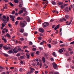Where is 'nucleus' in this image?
Segmentation results:
<instances>
[{
  "mask_svg": "<svg viewBox=\"0 0 74 74\" xmlns=\"http://www.w3.org/2000/svg\"><path fill=\"white\" fill-rule=\"evenodd\" d=\"M24 57L23 56H20V58L22 59H24Z\"/></svg>",
  "mask_w": 74,
  "mask_h": 74,
  "instance_id": "obj_40",
  "label": "nucleus"
},
{
  "mask_svg": "<svg viewBox=\"0 0 74 74\" xmlns=\"http://www.w3.org/2000/svg\"><path fill=\"white\" fill-rule=\"evenodd\" d=\"M20 40L21 41H23V40H24V39L23 38H20Z\"/></svg>",
  "mask_w": 74,
  "mask_h": 74,
  "instance_id": "obj_47",
  "label": "nucleus"
},
{
  "mask_svg": "<svg viewBox=\"0 0 74 74\" xmlns=\"http://www.w3.org/2000/svg\"><path fill=\"white\" fill-rule=\"evenodd\" d=\"M6 36L8 37H10V35L8 34H6Z\"/></svg>",
  "mask_w": 74,
  "mask_h": 74,
  "instance_id": "obj_35",
  "label": "nucleus"
},
{
  "mask_svg": "<svg viewBox=\"0 0 74 74\" xmlns=\"http://www.w3.org/2000/svg\"><path fill=\"white\" fill-rule=\"evenodd\" d=\"M23 35L25 36H27V33H24L23 34Z\"/></svg>",
  "mask_w": 74,
  "mask_h": 74,
  "instance_id": "obj_34",
  "label": "nucleus"
},
{
  "mask_svg": "<svg viewBox=\"0 0 74 74\" xmlns=\"http://www.w3.org/2000/svg\"><path fill=\"white\" fill-rule=\"evenodd\" d=\"M4 19H6V17L5 16H2Z\"/></svg>",
  "mask_w": 74,
  "mask_h": 74,
  "instance_id": "obj_59",
  "label": "nucleus"
},
{
  "mask_svg": "<svg viewBox=\"0 0 74 74\" xmlns=\"http://www.w3.org/2000/svg\"><path fill=\"white\" fill-rule=\"evenodd\" d=\"M42 60L43 62V63H45V57H43L42 59Z\"/></svg>",
  "mask_w": 74,
  "mask_h": 74,
  "instance_id": "obj_11",
  "label": "nucleus"
},
{
  "mask_svg": "<svg viewBox=\"0 0 74 74\" xmlns=\"http://www.w3.org/2000/svg\"><path fill=\"white\" fill-rule=\"evenodd\" d=\"M69 53H70V54H71V55H72V54H73V53H74L73 51H70L69 52Z\"/></svg>",
  "mask_w": 74,
  "mask_h": 74,
  "instance_id": "obj_48",
  "label": "nucleus"
},
{
  "mask_svg": "<svg viewBox=\"0 0 74 74\" xmlns=\"http://www.w3.org/2000/svg\"><path fill=\"white\" fill-rule=\"evenodd\" d=\"M1 20L2 21H3L4 20V18L3 16L1 17Z\"/></svg>",
  "mask_w": 74,
  "mask_h": 74,
  "instance_id": "obj_44",
  "label": "nucleus"
},
{
  "mask_svg": "<svg viewBox=\"0 0 74 74\" xmlns=\"http://www.w3.org/2000/svg\"><path fill=\"white\" fill-rule=\"evenodd\" d=\"M48 47H49V48H51V44H49V45Z\"/></svg>",
  "mask_w": 74,
  "mask_h": 74,
  "instance_id": "obj_53",
  "label": "nucleus"
},
{
  "mask_svg": "<svg viewBox=\"0 0 74 74\" xmlns=\"http://www.w3.org/2000/svg\"><path fill=\"white\" fill-rule=\"evenodd\" d=\"M10 18L11 19H12V22H14L15 21V16H10Z\"/></svg>",
  "mask_w": 74,
  "mask_h": 74,
  "instance_id": "obj_4",
  "label": "nucleus"
},
{
  "mask_svg": "<svg viewBox=\"0 0 74 74\" xmlns=\"http://www.w3.org/2000/svg\"><path fill=\"white\" fill-rule=\"evenodd\" d=\"M23 12V10H21L18 13V14H22Z\"/></svg>",
  "mask_w": 74,
  "mask_h": 74,
  "instance_id": "obj_13",
  "label": "nucleus"
},
{
  "mask_svg": "<svg viewBox=\"0 0 74 74\" xmlns=\"http://www.w3.org/2000/svg\"><path fill=\"white\" fill-rule=\"evenodd\" d=\"M56 27L57 29H59V25H58L56 26Z\"/></svg>",
  "mask_w": 74,
  "mask_h": 74,
  "instance_id": "obj_64",
  "label": "nucleus"
},
{
  "mask_svg": "<svg viewBox=\"0 0 74 74\" xmlns=\"http://www.w3.org/2000/svg\"><path fill=\"white\" fill-rule=\"evenodd\" d=\"M38 40H41V37H39L38 38Z\"/></svg>",
  "mask_w": 74,
  "mask_h": 74,
  "instance_id": "obj_62",
  "label": "nucleus"
},
{
  "mask_svg": "<svg viewBox=\"0 0 74 74\" xmlns=\"http://www.w3.org/2000/svg\"><path fill=\"white\" fill-rule=\"evenodd\" d=\"M15 11H13L12 12V14H15Z\"/></svg>",
  "mask_w": 74,
  "mask_h": 74,
  "instance_id": "obj_56",
  "label": "nucleus"
},
{
  "mask_svg": "<svg viewBox=\"0 0 74 74\" xmlns=\"http://www.w3.org/2000/svg\"><path fill=\"white\" fill-rule=\"evenodd\" d=\"M10 4L11 6H12V7H13V6H14V5H13V4L11 2H10Z\"/></svg>",
  "mask_w": 74,
  "mask_h": 74,
  "instance_id": "obj_37",
  "label": "nucleus"
},
{
  "mask_svg": "<svg viewBox=\"0 0 74 74\" xmlns=\"http://www.w3.org/2000/svg\"><path fill=\"white\" fill-rule=\"evenodd\" d=\"M64 6H63V5H61L60 6V7L62 9H63L64 8Z\"/></svg>",
  "mask_w": 74,
  "mask_h": 74,
  "instance_id": "obj_36",
  "label": "nucleus"
},
{
  "mask_svg": "<svg viewBox=\"0 0 74 74\" xmlns=\"http://www.w3.org/2000/svg\"><path fill=\"white\" fill-rule=\"evenodd\" d=\"M3 48L5 50H7V49H10V47H7L6 46H3Z\"/></svg>",
  "mask_w": 74,
  "mask_h": 74,
  "instance_id": "obj_6",
  "label": "nucleus"
},
{
  "mask_svg": "<svg viewBox=\"0 0 74 74\" xmlns=\"http://www.w3.org/2000/svg\"><path fill=\"white\" fill-rule=\"evenodd\" d=\"M72 21H73V18H72V19H71L69 24H67L66 25H71V22H72Z\"/></svg>",
  "mask_w": 74,
  "mask_h": 74,
  "instance_id": "obj_14",
  "label": "nucleus"
},
{
  "mask_svg": "<svg viewBox=\"0 0 74 74\" xmlns=\"http://www.w3.org/2000/svg\"><path fill=\"white\" fill-rule=\"evenodd\" d=\"M23 23H24V24H25V25H27V22H26V21H23Z\"/></svg>",
  "mask_w": 74,
  "mask_h": 74,
  "instance_id": "obj_31",
  "label": "nucleus"
},
{
  "mask_svg": "<svg viewBox=\"0 0 74 74\" xmlns=\"http://www.w3.org/2000/svg\"><path fill=\"white\" fill-rule=\"evenodd\" d=\"M39 31L41 33H43L44 32V30L42 28H39Z\"/></svg>",
  "mask_w": 74,
  "mask_h": 74,
  "instance_id": "obj_7",
  "label": "nucleus"
},
{
  "mask_svg": "<svg viewBox=\"0 0 74 74\" xmlns=\"http://www.w3.org/2000/svg\"><path fill=\"white\" fill-rule=\"evenodd\" d=\"M46 2H42V4H45V3H46V4H48V1H46Z\"/></svg>",
  "mask_w": 74,
  "mask_h": 74,
  "instance_id": "obj_27",
  "label": "nucleus"
},
{
  "mask_svg": "<svg viewBox=\"0 0 74 74\" xmlns=\"http://www.w3.org/2000/svg\"><path fill=\"white\" fill-rule=\"evenodd\" d=\"M20 27H24L26 26V25L25 23H23L22 21H21L20 23Z\"/></svg>",
  "mask_w": 74,
  "mask_h": 74,
  "instance_id": "obj_1",
  "label": "nucleus"
},
{
  "mask_svg": "<svg viewBox=\"0 0 74 74\" xmlns=\"http://www.w3.org/2000/svg\"><path fill=\"white\" fill-rule=\"evenodd\" d=\"M43 44H44V42H41L40 44V45H43Z\"/></svg>",
  "mask_w": 74,
  "mask_h": 74,
  "instance_id": "obj_57",
  "label": "nucleus"
},
{
  "mask_svg": "<svg viewBox=\"0 0 74 74\" xmlns=\"http://www.w3.org/2000/svg\"><path fill=\"white\" fill-rule=\"evenodd\" d=\"M20 32H21V33H24V29H21Z\"/></svg>",
  "mask_w": 74,
  "mask_h": 74,
  "instance_id": "obj_25",
  "label": "nucleus"
},
{
  "mask_svg": "<svg viewBox=\"0 0 74 74\" xmlns=\"http://www.w3.org/2000/svg\"><path fill=\"white\" fill-rule=\"evenodd\" d=\"M59 52L60 53H62V52H63V50L62 49H60L59 50Z\"/></svg>",
  "mask_w": 74,
  "mask_h": 74,
  "instance_id": "obj_21",
  "label": "nucleus"
},
{
  "mask_svg": "<svg viewBox=\"0 0 74 74\" xmlns=\"http://www.w3.org/2000/svg\"><path fill=\"white\" fill-rule=\"evenodd\" d=\"M64 10L65 11H67V12H69V8L66 7L64 9Z\"/></svg>",
  "mask_w": 74,
  "mask_h": 74,
  "instance_id": "obj_15",
  "label": "nucleus"
},
{
  "mask_svg": "<svg viewBox=\"0 0 74 74\" xmlns=\"http://www.w3.org/2000/svg\"><path fill=\"white\" fill-rule=\"evenodd\" d=\"M3 21V23H4L5 24H6V23H7V21L5 20H4Z\"/></svg>",
  "mask_w": 74,
  "mask_h": 74,
  "instance_id": "obj_28",
  "label": "nucleus"
},
{
  "mask_svg": "<svg viewBox=\"0 0 74 74\" xmlns=\"http://www.w3.org/2000/svg\"><path fill=\"white\" fill-rule=\"evenodd\" d=\"M30 69L31 70L30 71V74H32V73H33L34 72V71L33 70H35V69H33V68H32L31 67H30Z\"/></svg>",
  "mask_w": 74,
  "mask_h": 74,
  "instance_id": "obj_5",
  "label": "nucleus"
},
{
  "mask_svg": "<svg viewBox=\"0 0 74 74\" xmlns=\"http://www.w3.org/2000/svg\"><path fill=\"white\" fill-rule=\"evenodd\" d=\"M3 9H7V5H5V6H4L3 8Z\"/></svg>",
  "mask_w": 74,
  "mask_h": 74,
  "instance_id": "obj_17",
  "label": "nucleus"
},
{
  "mask_svg": "<svg viewBox=\"0 0 74 74\" xmlns=\"http://www.w3.org/2000/svg\"><path fill=\"white\" fill-rule=\"evenodd\" d=\"M52 44H58V42L53 40V42L52 43Z\"/></svg>",
  "mask_w": 74,
  "mask_h": 74,
  "instance_id": "obj_12",
  "label": "nucleus"
},
{
  "mask_svg": "<svg viewBox=\"0 0 74 74\" xmlns=\"http://www.w3.org/2000/svg\"><path fill=\"white\" fill-rule=\"evenodd\" d=\"M74 44V41L70 43V44L71 45Z\"/></svg>",
  "mask_w": 74,
  "mask_h": 74,
  "instance_id": "obj_54",
  "label": "nucleus"
},
{
  "mask_svg": "<svg viewBox=\"0 0 74 74\" xmlns=\"http://www.w3.org/2000/svg\"><path fill=\"white\" fill-rule=\"evenodd\" d=\"M19 7H20V8L22 7V4H20V5H19Z\"/></svg>",
  "mask_w": 74,
  "mask_h": 74,
  "instance_id": "obj_60",
  "label": "nucleus"
},
{
  "mask_svg": "<svg viewBox=\"0 0 74 74\" xmlns=\"http://www.w3.org/2000/svg\"><path fill=\"white\" fill-rule=\"evenodd\" d=\"M35 74H36L38 73V71H35Z\"/></svg>",
  "mask_w": 74,
  "mask_h": 74,
  "instance_id": "obj_61",
  "label": "nucleus"
},
{
  "mask_svg": "<svg viewBox=\"0 0 74 74\" xmlns=\"http://www.w3.org/2000/svg\"><path fill=\"white\" fill-rule=\"evenodd\" d=\"M65 18H66V19H69V18H70V16L69 15H66L65 16Z\"/></svg>",
  "mask_w": 74,
  "mask_h": 74,
  "instance_id": "obj_10",
  "label": "nucleus"
},
{
  "mask_svg": "<svg viewBox=\"0 0 74 74\" xmlns=\"http://www.w3.org/2000/svg\"><path fill=\"white\" fill-rule=\"evenodd\" d=\"M26 55L27 56V58H28V59H29V58H30V56H29V54L27 53H26Z\"/></svg>",
  "mask_w": 74,
  "mask_h": 74,
  "instance_id": "obj_24",
  "label": "nucleus"
},
{
  "mask_svg": "<svg viewBox=\"0 0 74 74\" xmlns=\"http://www.w3.org/2000/svg\"><path fill=\"white\" fill-rule=\"evenodd\" d=\"M48 41L49 43H51V41H52V39H49Z\"/></svg>",
  "mask_w": 74,
  "mask_h": 74,
  "instance_id": "obj_32",
  "label": "nucleus"
},
{
  "mask_svg": "<svg viewBox=\"0 0 74 74\" xmlns=\"http://www.w3.org/2000/svg\"><path fill=\"white\" fill-rule=\"evenodd\" d=\"M23 69H22V68H20V70L19 71H20L21 72H22V70H23Z\"/></svg>",
  "mask_w": 74,
  "mask_h": 74,
  "instance_id": "obj_39",
  "label": "nucleus"
},
{
  "mask_svg": "<svg viewBox=\"0 0 74 74\" xmlns=\"http://www.w3.org/2000/svg\"><path fill=\"white\" fill-rule=\"evenodd\" d=\"M43 27H47L49 25V23L48 22H45L43 23Z\"/></svg>",
  "mask_w": 74,
  "mask_h": 74,
  "instance_id": "obj_3",
  "label": "nucleus"
},
{
  "mask_svg": "<svg viewBox=\"0 0 74 74\" xmlns=\"http://www.w3.org/2000/svg\"><path fill=\"white\" fill-rule=\"evenodd\" d=\"M2 40H4V42H5V43H6V42H7V40H6V39L4 38V37L2 38Z\"/></svg>",
  "mask_w": 74,
  "mask_h": 74,
  "instance_id": "obj_22",
  "label": "nucleus"
},
{
  "mask_svg": "<svg viewBox=\"0 0 74 74\" xmlns=\"http://www.w3.org/2000/svg\"><path fill=\"white\" fill-rule=\"evenodd\" d=\"M6 20L7 22H9V17L8 16L7 17Z\"/></svg>",
  "mask_w": 74,
  "mask_h": 74,
  "instance_id": "obj_30",
  "label": "nucleus"
},
{
  "mask_svg": "<svg viewBox=\"0 0 74 74\" xmlns=\"http://www.w3.org/2000/svg\"><path fill=\"white\" fill-rule=\"evenodd\" d=\"M60 22H63V19H60Z\"/></svg>",
  "mask_w": 74,
  "mask_h": 74,
  "instance_id": "obj_49",
  "label": "nucleus"
},
{
  "mask_svg": "<svg viewBox=\"0 0 74 74\" xmlns=\"http://www.w3.org/2000/svg\"><path fill=\"white\" fill-rule=\"evenodd\" d=\"M3 46V44H0V49H1L2 47Z\"/></svg>",
  "mask_w": 74,
  "mask_h": 74,
  "instance_id": "obj_23",
  "label": "nucleus"
},
{
  "mask_svg": "<svg viewBox=\"0 0 74 74\" xmlns=\"http://www.w3.org/2000/svg\"><path fill=\"white\" fill-rule=\"evenodd\" d=\"M51 3H52L53 5H56V2L54 1H51Z\"/></svg>",
  "mask_w": 74,
  "mask_h": 74,
  "instance_id": "obj_18",
  "label": "nucleus"
},
{
  "mask_svg": "<svg viewBox=\"0 0 74 74\" xmlns=\"http://www.w3.org/2000/svg\"><path fill=\"white\" fill-rule=\"evenodd\" d=\"M33 44V43L32 42H29V45H32Z\"/></svg>",
  "mask_w": 74,
  "mask_h": 74,
  "instance_id": "obj_50",
  "label": "nucleus"
},
{
  "mask_svg": "<svg viewBox=\"0 0 74 74\" xmlns=\"http://www.w3.org/2000/svg\"><path fill=\"white\" fill-rule=\"evenodd\" d=\"M32 51H36V48H33Z\"/></svg>",
  "mask_w": 74,
  "mask_h": 74,
  "instance_id": "obj_46",
  "label": "nucleus"
},
{
  "mask_svg": "<svg viewBox=\"0 0 74 74\" xmlns=\"http://www.w3.org/2000/svg\"><path fill=\"white\" fill-rule=\"evenodd\" d=\"M13 52L11 50H10L8 51V53H9V54H11V53H12Z\"/></svg>",
  "mask_w": 74,
  "mask_h": 74,
  "instance_id": "obj_19",
  "label": "nucleus"
},
{
  "mask_svg": "<svg viewBox=\"0 0 74 74\" xmlns=\"http://www.w3.org/2000/svg\"><path fill=\"white\" fill-rule=\"evenodd\" d=\"M14 2L15 3H18V2H19V1H18V0H14Z\"/></svg>",
  "mask_w": 74,
  "mask_h": 74,
  "instance_id": "obj_26",
  "label": "nucleus"
},
{
  "mask_svg": "<svg viewBox=\"0 0 74 74\" xmlns=\"http://www.w3.org/2000/svg\"><path fill=\"white\" fill-rule=\"evenodd\" d=\"M21 55V53H18L16 55V56H18V57H19Z\"/></svg>",
  "mask_w": 74,
  "mask_h": 74,
  "instance_id": "obj_33",
  "label": "nucleus"
},
{
  "mask_svg": "<svg viewBox=\"0 0 74 74\" xmlns=\"http://www.w3.org/2000/svg\"><path fill=\"white\" fill-rule=\"evenodd\" d=\"M18 23H19V21H16L15 23V25H17L18 24Z\"/></svg>",
  "mask_w": 74,
  "mask_h": 74,
  "instance_id": "obj_29",
  "label": "nucleus"
},
{
  "mask_svg": "<svg viewBox=\"0 0 74 74\" xmlns=\"http://www.w3.org/2000/svg\"><path fill=\"white\" fill-rule=\"evenodd\" d=\"M26 48H27V46H24L23 47V49H25Z\"/></svg>",
  "mask_w": 74,
  "mask_h": 74,
  "instance_id": "obj_55",
  "label": "nucleus"
},
{
  "mask_svg": "<svg viewBox=\"0 0 74 74\" xmlns=\"http://www.w3.org/2000/svg\"><path fill=\"white\" fill-rule=\"evenodd\" d=\"M1 25L3 27H4L5 26V25H4V23H2L1 24Z\"/></svg>",
  "mask_w": 74,
  "mask_h": 74,
  "instance_id": "obj_41",
  "label": "nucleus"
},
{
  "mask_svg": "<svg viewBox=\"0 0 74 74\" xmlns=\"http://www.w3.org/2000/svg\"><path fill=\"white\" fill-rule=\"evenodd\" d=\"M63 4V3L62 2H60L58 3V5H62Z\"/></svg>",
  "mask_w": 74,
  "mask_h": 74,
  "instance_id": "obj_16",
  "label": "nucleus"
},
{
  "mask_svg": "<svg viewBox=\"0 0 74 74\" xmlns=\"http://www.w3.org/2000/svg\"><path fill=\"white\" fill-rule=\"evenodd\" d=\"M34 53H31V56H32V57H33V56H34Z\"/></svg>",
  "mask_w": 74,
  "mask_h": 74,
  "instance_id": "obj_38",
  "label": "nucleus"
},
{
  "mask_svg": "<svg viewBox=\"0 0 74 74\" xmlns=\"http://www.w3.org/2000/svg\"><path fill=\"white\" fill-rule=\"evenodd\" d=\"M0 69H4V68L2 67V66H0Z\"/></svg>",
  "mask_w": 74,
  "mask_h": 74,
  "instance_id": "obj_45",
  "label": "nucleus"
},
{
  "mask_svg": "<svg viewBox=\"0 0 74 74\" xmlns=\"http://www.w3.org/2000/svg\"><path fill=\"white\" fill-rule=\"evenodd\" d=\"M60 47H64V45L62 44V45H60Z\"/></svg>",
  "mask_w": 74,
  "mask_h": 74,
  "instance_id": "obj_42",
  "label": "nucleus"
},
{
  "mask_svg": "<svg viewBox=\"0 0 74 74\" xmlns=\"http://www.w3.org/2000/svg\"><path fill=\"white\" fill-rule=\"evenodd\" d=\"M52 65L54 69H57V68H58V65L56 64V63H53Z\"/></svg>",
  "mask_w": 74,
  "mask_h": 74,
  "instance_id": "obj_2",
  "label": "nucleus"
},
{
  "mask_svg": "<svg viewBox=\"0 0 74 74\" xmlns=\"http://www.w3.org/2000/svg\"><path fill=\"white\" fill-rule=\"evenodd\" d=\"M4 55L5 56H6V57H7L8 55V54H4Z\"/></svg>",
  "mask_w": 74,
  "mask_h": 74,
  "instance_id": "obj_43",
  "label": "nucleus"
},
{
  "mask_svg": "<svg viewBox=\"0 0 74 74\" xmlns=\"http://www.w3.org/2000/svg\"><path fill=\"white\" fill-rule=\"evenodd\" d=\"M26 21L28 22H29L30 21V18L29 17V16H27L26 17Z\"/></svg>",
  "mask_w": 74,
  "mask_h": 74,
  "instance_id": "obj_9",
  "label": "nucleus"
},
{
  "mask_svg": "<svg viewBox=\"0 0 74 74\" xmlns=\"http://www.w3.org/2000/svg\"><path fill=\"white\" fill-rule=\"evenodd\" d=\"M53 56H55V57H56V56H56V53L55 52H54L53 53Z\"/></svg>",
  "mask_w": 74,
  "mask_h": 74,
  "instance_id": "obj_20",
  "label": "nucleus"
},
{
  "mask_svg": "<svg viewBox=\"0 0 74 74\" xmlns=\"http://www.w3.org/2000/svg\"><path fill=\"white\" fill-rule=\"evenodd\" d=\"M17 47H16L13 50V51L14 52V53H17L18 52V50H17L16 51H15L16 50H17Z\"/></svg>",
  "mask_w": 74,
  "mask_h": 74,
  "instance_id": "obj_8",
  "label": "nucleus"
},
{
  "mask_svg": "<svg viewBox=\"0 0 74 74\" xmlns=\"http://www.w3.org/2000/svg\"><path fill=\"white\" fill-rule=\"evenodd\" d=\"M50 60L51 61H53L54 60V59L53 58H51L50 59Z\"/></svg>",
  "mask_w": 74,
  "mask_h": 74,
  "instance_id": "obj_51",
  "label": "nucleus"
},
{
  "mask_svg": "<svg viewBox=\"0 0 74 74\" xmlns=\"http://www.w3.org/2000/svg\"><path fill=\"white\" fill-rule=\"evenodd\" d=\"M49 73L50 74H53V71H51L49 72Z\"/></svg>",
  "mask_w": 74,
  "mask_h": 74,
  "instance_id": "obj_58",
  "label": "nucleus"
},
{
  "mask_svg": "<svg viewBox=\"0 0 74 74\" xmlns=\"http://www.w3.org/2000/svg\"><path fill=\"white\" fill-rule=\"evenodd\" d=\"M40 36H44V35L42 33L40 34Z\"/></svg>",
  "mask_w": 74,
  "mask_h": 74,
  "instance_id": "obj_63",
  "label": "nucleus"
},
{
  "mask_svg": "<svg viewBox=\"0 0 74 74\" xmlns=\"http://www.w3.org/2000/svg\"><path fill=\"white\" fill-rule=\"evenodd\" d=\"M25 52H27V53H29V51H27V50L25 49Z\"/></svg>",
  "mask_w": 74,
  "mask_h": 74,
  "instance_id": "obj_52",
  "label": "nucleus"
}]
</instances>
